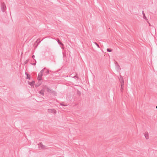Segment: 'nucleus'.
<instances>
[{
  "instance_id": "7",
  "label": "nucleus",
  "mask_w": 157,
  "mask_h": 157,
  "mask_svg": "<svg viewBox=\"0 0 157 157\" xmlns=\"http://www.w3.org/2000/svg\"><path fill=\"white\" fill-rule=\"evenodd\" d=\"M28 84L30 85L32 87H34V85H35V81H32L31 82L29 81H28Z\"/></svg>"
},
{
  "instance_id": "17",
  "label": "nucleus",
  "mask_w": 157,
  "mask_h": 157,
  "mask_svg": "<svg viewBox=\"0 0 157 157\" xmlns=\"http://www.w3.org/2000/svg\"><path fill=\"white\" fill-rule=\"evenodd\" d=\"M77 94L78 95H80L81 94V92L80 91H78V90H77Z\"/></svg>"
},
{
  "instance_id": "11",
  "label": "nucleus",
  "mask_w": 157,
  "mask_h": 157,
  "mask_svg": "<svg viewBox=\"0 0 157 157\" xmlns=\"http://www.w3.org/2000/svg\"><path fill=\"white\" fill-rule=\"evenodd\" d=\"M142 14L143 15V17L144 19L146 21H148V19L145 16V14L144 13V11H142Z\"/></svg>"
},
{
  "instance_id": "18",
  "label": "nucleus",
  "mask_w": 157,
  "mask_h": 157,
  "mask_svg": "<svg viewBox=\"0 0 157 157\" xmlns=\"http://www.w3.org/2000/svg\"><path fill=\"white\" fill-rule=\"evenodd\" d=\"M94 44L96 45H97V46L98 47V48H100V47L99 46V45L97 44V43L96 42H94Z\"/></svg>"
},
{
  "instance_id": "19",
  "label": "nucleus",
  "mask_w": 157,
  "mask_h": 157,
  "mask_svg": "<svg viewBox=\"0 0 157 157\" xmlns=\"http://www.w3.org/2000/svg\"><path fill=\"white\" fill-rule=\"evenodd\" d=\"M60 104L61 105L64 106H66L67 105H65L63 104V103H60Z\"/></svg>"
},
{
  "instance_id": "16",
  "label": "nucleus",
  "mask_w": 157,
  "mask_h": 157,
  "mask_svg": "<svg viewBox=\"0 0 157 157\" xmlns=\"http://www.w3.org/2000/svg\"><path fill=\"white\" fill-rule=\"evenodd\" d=\"M107 51L108 52H111L112 51V50L110 49L107 48Z\"/></svg>"
},
{
  "instance_id": "15",
  "label": "nucleus",
  "mask_w": 157,
  "mask_h": 157,
  "mask_svg": "<svg viewBox=\"0 0 157 157\" xmlns=\"http://www.w3.org/2000/svg\"><path fill=\"white\" fill-rule=\"evenodd\" d=\"M36 42H38V44L41 41H40V39H38L36 40Z\"/></svg>"
},
{
  "instance_id": "1",
  "label": "nucleus",
  "mask_w": 157,
  "mask_h": 157,
  "mask_svg": "<svg viewBox=\"0 0 157 157\" xmlns=\"http://www.w3.org/2000/svg\"><path fill=\"white\" fill-rule=\"evenodd\" d=\"M43 88L45 90H46L47 92L48 93H52V94L55 95L56 93L54 90H53L52 89H49L47 86L46 85L43 86Z\"/></svg>"
},
{
  "instance_id": "5",
  "label": "nucleus",
  "mask_w": 157,
  "mask_h": 157,
  "mask_svg": "<svg viewBox=\"0 0 157 157\" xmlns=\"http://www.w3.org/2000/svg\"><path fill=\"white\" fill-rule=\"evenodd\" d=\"M48 111L49 113H52L55 114L56 113V111L54 109H48Z\"/></svg>"
},
{
  "instance_id": "12",
  "label": "nucleus",
  "mask_w": 157,
  "mask_h": 157,
  "mask_svg": "<svg viewBox=\"0 0 157 157\" xmlns=\"http://www.w3.org/2000/svg\"><path fill=\"white\" fill-rule=\"evenodd\" d=\"M116 67L117 71H120L121 70V68L119 65L118 64H117Z\"/></svg>"
},
{
  "instance_id": "13",
  "label": "nucleus",
  "mask_w": 157,
  "mask_h": 157,
  "mask_svg": "<svg viewBox=\"0 0 157 157\" xmlns=\"http://www.w3.org/2000/svg\"><path fill=\"white\" fill-rule=\"evenodd\" d=\"M57 41L58 42V44H59L60 45H62V46L63 45V44L61 42H60V41L58 39L57 40Z\"/></svg>"
},
{
  "instance_id": "8",
  "label": "nucleus",
  "mask_w": 157,
  "mask_h": 157,
  "mask_svg": "<svg viewBox=\"0 0 157 157\" xmlns=\"http://www.w3.org/2000/svg\"><path fill=\"white\" fill-rule=\"evenodd\" d=\"M38 147L40 148L44 149L45 147V146L41 142L40 143L38 144Z\"/></svg>"
},
{
  "instance_id": "14",
  "label": "nucleus",
  "mask_w": 157,
  "mask_h": 157,
  "mask_svg": "<svg viewBox=\"0 0 157 157\" xmlns=\"http://www.w3.org/2000/svg\"><path fill=\"white\" fill-rule=\"evenodd\" d=\"M25 74H26V75L27 76V77H26V78H30V76L29 75V74L27 73H25Z\"/></svg>"
},
{
  "instance_id": "4",
  "label": "nucleus",
  "mask_w": 157,
  "mask_h": 157,
  "mask_svg": "<svg viewBox=\"0 0 157 157\" xmlns=\"http://www.w3.org/2000/svg\"><path fill=\"white\" fill-rule=\"evenodd\" d=\"M1 9L2 11L4 12L6 9V7L4 2L2 3L1 6Z\"/></svg>"
},
{
  "instance_id": "6",
  "label": "nucleus",
  "mask_w": 157,
  "mask_h": 157,
  "mask_svg": "<svg viewBox=\"0 0 157 157\" xmlns=\"http://www.w3.org/2000/svg\"><path fill=\"white\" fill-rule=\"evenodd\" d=\"M51 72V71H49V70L47 69L46 68H45V69L44 71V76H46L47 75H48L49 74V72Z\"/></svg>"
},
{
  "instance_id": "21",
  "label": "nucleus",
  "mask_w": 157,
  "mask_h": 157,
  "mask_svg": "<svg viewBox=\"0 0 157 157\" xmlns=\"http://www.w3.org/2000/svg\"><path fill=\"white\" fill-rule=\"evenodd\" d=\"M32 57L33 58H34L35 57V56L34 55H33L32 56Z\"/></svg>"
},
{
  "instance_id": "9",
  "label": "nucleus",
  "mask_w": 157,
  "mask_h": 157,
  "mask_svg": "<svg viewBox=\"0 0 157 157\" xmlns=\"http://www.w3.org/2000/svg\"><path fill=\"white\" fill-rule=\"evenodd\" d=\"M44 89L43 88V86H42V89L40 91L39 93L42 95H44Z\"/></svg>"
},
{
  "instance_id": "20",
  "label": "nucleus",
  "mask_w": 157,
  "mask_h": 157,
  "mask_svg": "<svg viewBox=\"0 0 157 157\" xmlns=\"http://www.w3.org/2000/svg\"><path fill=\"white\" fill-rule=\"evenodd\" d=\"M40 86V85H35V86L37 87H38L39 86Z\"/></svg>"
},
{
  "instance_id": "10",
  "label": "nucleus",
  "mask_w": 157,
  "mask_h": 157,
  "mask_svg": "<svg viewBox=\"0 0 157 157\" xmlns=\"http://www.w3.org/2000/svg\"><path fill=\"white\" fill-rule=\"evenodd\" d=\"M144 134L146 139L147 140L148 139H149V136L148 133V132H146Z\"/></svg>"
},
{
  "instance_id": "23",
  "label": "nucleus",
  "mask_w": 157,
  "mask_h": 157,
  "mask_svg": "<svg viewBox=\"0 0 157 157\" xmlns=\"http://www.w3.org/2000/svg\"><path fill=\"white\" fill-rule=\"evenodd\" d=\"M156 108L157 109V105L156 106Z\"/></svg>"
},
{
  "instance_id": "2",
  "label": "nucleus",
  "mask_w": 157,
  "mask_h": 157,
  "mask_svg": "<svg viewBox=\"0 0 157 157\" xmlns=\"http://www.w3.org/2000/svg\"><path fill=\"white\" fill-rule=\"evenodd\" d=\"M45 69V67L39 73L38 76L37 78H41L43 76H44V71Z\"/></svg>"
},
{
  "instance_id": "22",
  "label": "nucleus",
  "mask_w": 157,
  "mask_h": 157,
  "mask_svg": "<svg viewBox=\"0 0 157 157\" xmlns=\"http://www.w3.org/2000/svg\"><path fill=\"white\" fill-rule=\"evenodd\" d=\"M38 80H39V81H41L42 80H43V79H38Z\"/></svg>"
},
{
  "instance_id": "3",
  "label": "nucleus",
  "mask_w": 157,
  "mask_h": 157,
  "mask_svg": "<svg viewBox=\"0 0 157 157\" xmlns=\"http://www.w3.org/2000/svg\"><path fill=\"white\" fill-rule=\"evenodd\" d=\"M119 81L121 83V92H122L123 90V86L124 85V80L123 79H119Z\"/></svg>"
}]
</instances>
